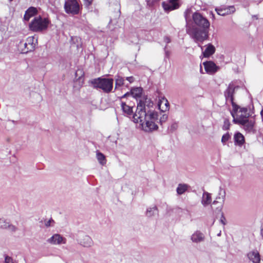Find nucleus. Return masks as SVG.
Segmentation results:
<instances>
[{
    "label": "nucleus",
    "mask_w": 263,
    "mask_h": 263,
    "mask_svg": "<svg viewBox=\"0 0 263 263\" xmlns=\"http://www.w3.org/2000/svg\"><path fill=\"white\" fill-rule=\"evenodd\" d=\"M192 20L195 26H187L186 32L196 43H202L209 37L210 23L205 17L197 12L192 14Z\"/></svg>",
    "instance_id": "f257e3e1"
},
{
    "label": "nucleus",
    "mask_w": 263,
    "mask_h": 263,
    "mask_svg": "<svg viewBox=\"0 0 263 263\" xmlns=\"http://www.w3.org/2000/svg\"><path fill=\"white\" fill-rule=\"evenodd\" d=\"M158 118L157 112L152 110L146 112L143 102L140 101L133 115V121L135 123H139L143 130L149 133L158 129V126L156 123Z\"/></svg>",
    "instance_id": "f03ea898"
},
{
    "label": "nucleus",
    "mask_w": 263,
    "mask_h": 263,
    "mask_svg": "<svg viewBox=\"0 0 263 263\" xmlns=\"http://www.w3.org/2000/svg\"><path fill=\"white\" fill-rule=\"evenodd\" d=\"M234 90L235 89L233 86L229 85L225 92V97L227 101L231 102L232 104V107L230 112L233 117V122L238 124L240 123H243L247 119L249 118L250 114L247 108L241 107L234 102L233 93Z\"/></svg>",
    "instance_id": "7ed1b4c3"
},
{
    "label": "nucleus",
    "mask_w": 263,
    "mask_h": 263,
    "mask_svg": "<svg viewBox=\"0 0 263 263\" xmlns=\"http://www.w3.org/2000/svg\"><path fill=\"white\" fill-rule=\"evenodd\" d=\"M48 18L41 16L35 17L29 25L30 30L33 32H41L47 29L49 24Z\"/></svg>",
    "instance_id": "20e7f679"
},
{
    "label": "nucleus",
    "mask_w": 263,
    "mask_h": 263,
    "mask_svg": "<svg viewBox=\"0 0 263 263\" xmlns=\"http://www.w3.org/2000/svg\"><path fill=\"white\" fill-rule=\"evenodd\" d=\"M95 87L101 89L104 92L109 93L113 88L114 80L112 79L98 78L92 82Z\"/></svg>",
    "instance_id": "39448f33"
},
{
    "label": "nucleus",
    "mask_w": 263,
    "mask_h": 263,
    "mask_svg": "<svg viewBox=\"0 0 263 263\" xmlns=\"http://www.w3.org/2000/svg\"><path fill=\"white\" fill-rule=\"evenodd\" d=\"M64 9L66 13L71 15L78 14L80 11V6L78 0H66Z\"/></svg>",
    "instance_id": "423d86ee"
},
{
    "label": "nucleus",
    "mask_w": 263,
    "mask_h": 263,
    "mask_svg": "<svg viewBox=\"0 0 263 263\" xmlns=\"http://www.w3.org/2000/svg\"><path fill=\"white\" fill-rule=\"evenodd\" d=\"M162 6L165 12H170L179 8L178 0H167L163 2Z\"/></svg>",
    "instance_id": "0eeeda50"
},
{
    "label": "nucleus",
    "mask_w": 263,
    "mask_h": 263,
    "mask_svg": "<svg viewBox=\"0 0 263 263\" xmlns=\"http://www.w3.org/2000/svg\"><path fill=\"white\" fill-rule=\"evenodd\" d=\"M47 241L53 245H61L66 243V239L59 234H55L48 238Z\"/></svg>",
    "instance_id": "6e6552de"
},
{
    "label": "nucleus",
    "mask_w": 263,
    "mask_h": 263,
    "mask_svg": "<svg viewBox=\"0 0 263 263\" xmlns=\"http://www.w3.org/2000/svg\"><path fill=\"white\" fill-rule=\"evenodd\" d=\"M215 10L218 14L221 16H224L233 13L235 11V8L234 6H231L217 8L215 9Z\"/></svg>",
    "instance_id": "1a4fd4ad"
},
{
    "label": "nucleus",
    "mask_w": 263,
    "mask_h": 263,
    "mask_svg": "<svg viewBox=\"0 0 263 263\" xmlns=\"http://www.w3.org/2000/svg\"><path fill=\"white\" fill-rule=\"evenodd\" d=\"M203 65L206 72L210 74L215 73L219 69L218 67L212 61L205 62Z\"/></svg>",
    "instance_id": "9d476101"
},
{
    "label": "nucleus",
    "mask_w": 263,
    "mask_h": 263,
    "mask_svg": "<svg viewBox=\"0 0 263 263\" xmlns=\"http://www.w3.org/2000/svg\"><path fill=\"white\" fill-rule=\"evenodd\" d=\"M248 258L253 263H260V256L257 250H253L247 254Z\"/></svg>",
    "instance_id": "9b49d317"
},
{
    "label": "nucleus",
    "mask_w": 263,
    "mask_h": 263,
    "mask_svg": "<svg viewBox=\"0 0 263 263\" xmlns=\"http://www.w3.org/2000/svg\"><path fill=\"white\" fill-rule=\"evenodd\" d=\"M191 239L193 242L199 243L204 241V235L201 232L196 231L191 235Z\"/></svg>",
    "instance_id": "f8f14e48"
},
{
    "label": "nucleus",
    "mask_w": 263,
    "mask_h": 263,
    "mask_svg": "<svg viewBox=\"0 0 263 263\" xmlns=\"http://www.w3.org/2000/svg\"><path fill=\"white\" fill-rule=\"evenodd\" d=\"M247 119L243 123H240L239 124L242 126L243 129L248 132H252L253 130L255 122L253 120Z\"/></svg>",
    "instance_id": "ddd939ff"
},
{
    "label": "nucleus",
    "mask_w": 263,
    "mask_h": 263,
    "mask_svg": "<svg viewBox=\"0 0 263 263\" xmlns=\"http://www.w3.org/2000/svg\"><path fill=\"white\" fill-rule=\"evenodd\" d=\"M234 140L235 144L239 146H241L245 142L244 136L239 132H237L234 134Z\"/></svg>",
    "instance_id": "4468645a"
},
{
    "label": "nucleus",
    "mask_w": 263,
    "mask_h": 263,
    "mask_svg": "<svg viewBox=\"0 0 263 263\" xmlns=\"http://www.w3.org/2000/svg\"><path fill=\"white\" fill-rule=\"evenodd\" d=\"M0 228L7 229L10 231H15L16 229L14 226L10 224L9 222L3 218H0Z\"/></svg>",
    "instance_id": "2eb2a0df"
},
{
    "label": "nucleus",
    "mask_w": 263,
    "mask_h": 263,
    "mask_svg": "<svg viewBox=\"0 0 263 263\" xmlns=\"http://www.w3.org/2000/svg\"><path fill=\"white\" fill-rule=\"evenodd\" d=\"M158 106L159 109L162 112H165L169 109L168 102L167 99L164 98H162L159 100Z\"/></svg>",
    "instance_id": "dca6fc26"
},
{
    "label": "nucleus",
    "mask_w": 263,
    "mask_h": 263,
    "mask_svg": "<svg viewBox=\"0 0 263 263\" xmlns=\"http://www.w3.org/2000/svg\"><path fill=\"white\" fill-rule=\"evenodd\" d=\"M212 202L211 194L206 192H204L202 194L201 203L204 206H206L209 205Z\"/></svg>",
    "instance_id": "f3484780"
},
{
    "label": "nucleus",
    "mask_w": 263,
    "mask_h": 263,
    "mask_svg": "<svg viewBox=\"0 0 263 263\" xmlns=\"http://www.w3.org/2000/svg\"><path fill=\"white\" fill-rule=\"evenodd\" d=\"M37 12V9L35 7H30L28 8L25 12L24 15V20L26 21H29L30 18L34 15H35Z\"/></svg>",
    "instance_id": "a211bd4d"
},
{
    "label": "nucleus",
    "mask_w": 263,
    "mask_h": 263,
    "mask_svg": "<svg viewBox=\"0 0 263 263\" xmlns=\"http://www.w3.org/2000/svg\"><path fill=\"white\" fill-rule=\"evenodd\" d=\"M215 51V48L212 44H208L205 50L203 52V54L204 57H209L212 55Z\"/></svg>",
    "instance_id": "6ab92c4d"
},
{
    "label": "nucleus",
    "mask_w": 263,
    "mask_h": 263,
    "mask_svg": "<svg viewBox=\"0 0 263 263\" xmlns=\"http://www.w3.org/2000/svg\"><path fill=\"white\" fill-rule=\"evenodd\" d=\"M81 244L85 247H91L93 245V241L91 237L86 235L81 240Z\"/></svg>",
    "instance_id": "aec40b11"
},
{
    "label": "nucleus",
    "mask_w": 263,
    "mask_h": 263,
    "mask_svg": "<svg viewBox=\"0 0 263 263\" xmlns=\"http://www.w3.org/2000/svg\"><path fill=\"white\" fill-rule=\"evenodd\" d=\"M121 107L123 111L127 115H132L133 113L132 107L126 104L125 102L121 101Z\"/></svg>",
    "instance_id": "412c9836"
},
{
    "label": "nucleus",
    "mask_w": 263,
    "mask_h": 263,
    "mask_svg": "<svg viewBox=\"0 0 263 263\" xmlns=\"http://www.w3.org/2000/svg\"><path fill=\"white\" fill-rule=\"evenodd\" d=\"M142 89L140 87L134 88L131 90L130 94L135 98L138 99L141 97Z\"/></svg>",
    "instance_id": "4be33fe9"
},
{
    "label": "nucleus",
    "mask_w": 263,
    "mask_h": 263,
    "mask_svg": "<svg viewBox=\"0 0 263 263\" xmlns=\"http://www.w3.org/2000/svg\"><path fill=\"white\" fill-rule=\"evenodd\" d=\"M35 38L33 36H29L27 39V42L29 46V47L27 48V50H24V52H27L29 51H31L33 50L35 46V44L34 43Z\"/></svg>",
    "instance_id": "5701e85b"
},
{
    "label": "nucleus",
    "mask_w": 263,
    "mask_h": 263,
    "mask_svg": "<svg viewBox=\"0 0 263 263\" xmlns=\"http://www.w3.org/2000/svg\"><path fill=\"white\" fill-rule=\"evenodd\" d=\"M193 13H193L192 9L191 8L186 9V10L184 12V16L186 21V28H187V26H190L189 22L190 21V17L191 15L192 16V14Z\"/></svg>",
    "instance_id": "b1692460"
},
{
    "label": "nucleus",
    "mask_w": 263,
    "mask_h": 263,
    "mask_svg": "<svg viewBox=\"0 0 263 263\" xmlns=\"http://www.w3.org/2000/svg\"><path fill=\"white\" fill-rule=\"evenodd\" d=\"M189 186L186 184H179L177 188V192L179 195L185 193L188 189Z\"/></svg>",
    "instance_id": "393cba45"
},
{
    "label": "nucleus",
    "mask_w": 263,
    "mask_h": 263,
    "mask_svg": "<svg viewBox=\"0 0 263 263\" xmlns=\"http://www.w3.org/2000/svg\"><path fill=\"white\" fill-rule=\"evenodd\" d=\"M97 158L99 162V163L102 165H104L106 163V160L105 158V156L100 152H97Z\"/></svg>",
    "instance_id": "a878e982"
},
{
    "label": "nucleus",
    "mask_w": 263,
    "mask_h": 263,
    "mask_svg": "<svg viewBox=\"0 0 263 263\" xmlns=\"http://www.w3.org/2000/svg\"><path fill=\"white\" fill-rule=\"evenodd\" d=\"M226 197V191L223 189L220 188L219 190L218 195L216 199L221 200L222 202H224Z\"/></svg>",
    "instance_id": "bb28decb"
},
{
    "label": "nucleus",
    "mask_w": 263,
    "mask_h": 263,
    "mask_svg": "<svg viewBox=\"0 0 263 263\" xmlns=\"http://www.w3.org/2000/svg\"><path fill=\"white\" fill-rule=\"evenodd\" d=\"M115 81V89H117L118 87H120L124 84V79L120 76L116 77Z\"/></svg>",
    "instance_id": "cd10ccee"
},
{
    "label": "nucleus",
    "mask_w": 263,
    "mask_h": 263,
    "mask_svg": "<svg viewBox=\"0 0 263 263\" xmlns=\"http://www.w3.org/2000/svg\"><path fill=\"white\" fill-rule=\"evenodd\" d=\"M157 208L156 206L147 209L146 215L148 217H151L157 213Z\"/></svg>",
    "instance_id": "c85d7f7f"
},
{
    "label": "nucleus",
    "mask_w": 263,
    "mask_h": 263,
    "mask_svg": "<svg viewBox=\"0 0 263 263\" xmlns=\"http://www.w3.org/2000/svg\"><path fill=\"white\" fill-rule=\"evenodd\" d=\"M231 136L229 133H227L224 134L221 138V142L223 145H225L226 142L230 139Z\"/></svg>",
    "instance_id": "c756f323"
},
{
    "label": "nucleus",
    "mask_w": 263,
    "mask_h": 263,
    "mask_svg": "<svg viewBox=\"0 0 263 263\" xmlns=\"http://www.w3.org/2000/svg\"><path fill=\"white\" fill-rule=\"evenodd\" d=\"M230 126V122L229 120H225L223 125V129L225 130L229 129Z\"/></svg>",
    "instance_id": "7c9ffc66"
},
{
    "label": "nucleus",
    "mask_w": 263,
    "mask_h": 263,
    "mask_svg": "<svg viewBox=\"0 0 263 263\" xmlns=\"http://www.w3.org/2000/svg\"><path fill=\"white\" fill-rule=\"evenodd\" d=\"M158 1H159V0H146V3L149 7H152Z\"/></svg>",
    "instance_id": "2f4dec72"
},
{
    "label": "nucleus",
    "mask_w": 263,
    "mask_h": 263,
    "mask_svg": "<svg viewBox=\"0 0 263 263\" xmlns=\"http://www.w3.org/2000/svg\"><path fill=\"white\" fill-rule=\"evenodd\" d=\"M167 119V116L166 114H163L162 116L160 117V122L161 123H162L166 121Z\"/></svg>",
    "instance_id": "473e14b6"
},
{
    "label": "nucleus",
    "mask_w": 263,
    "mask_h": 263,
    "mask_svg": "<svg viewBox=\"0 0 263 263\" xmlns=\"http://www.w3.org/2000/svg\"><path fill=\"white\" fill-rule=\"evenodd\" d=\"M93 0H83L84 5L88 7L91 5Z\"/></svg>",
    "instance_id": "72a5a7b5"
},
{
    "label": "nucleus",
    "mask_w": 263,
    "mask_h": 263,
    "mask_svg": "<svg viewBox=\"0 0 263 263\" xmlns=\"http://www.w3.org/2000/svg\"><path fill=\"white\" fill-rule=\"evenodd\" d=\"M177 128H178V124H177V123H173V124L171 125V127H170V129H171L172 131H174V130H175Z\"/></svg>",
    "instance_id": "f704fd0d"
},
{
    "label": "nucleus",
    "mask_w": 263,
    "mask_h": 263,
    "mask_svg": "<svg viewBox=\"0 0 263 263\" xmlns=\"http://www.w3.org/2000/svg\"><path fill=\"white\" fill-rule=\"evenodd\" d=\"M5 263H14L13 259L9 256H6L5 257Z\"/></svg>",
    "instance_id": "c9c22d12"
},
{
    "label": "nucleus",
    "mask_w": 263,
    "mask_h": 263,
    "mask_svg": "<svg viewBox=\"0 0 263 263\" xmlns=\"http://www.w3.org/2000/svg\"><path fill=\"white\" fill-rule=\"evenodd\" d=\"M171 39L168 37V36H165L164 37V42L166 43V44H168L171 42Z\"/></svg>",
    "instance_id": "e433bc0d"
},
{
    "label": "nucleus",
    "mask_w": 263,
    "mask_h": 263,
    "mask_svg": "<svg viewBox=\"0 0 263 263\" xmlns=\"http://www.w3.org/2000/svg\"><path fill=\"white\" fill-rule=\"evenodd\" d=\"M126 80L129 81L130 83H132L134 81V78L133 77H129L126 78Z\"/></svg>",
    "instance_id": "4c0bfd02"
},
{
    "label": "nucleus",
    "mask_w": 263,
    "mask_h": 263,
    "mask_svg": "<svg viewBox=\"0 0 263 263\" xmlns=\"http://www.w3.org/2000/svg\"><path fill=\"white\" fill-rule=\"evenodd\" d=\"M224 220H225V219H224V218H222V219H221V220H220V221H221V222L223 224V225L226 224V223H225V222H224Z\"/></svg>",
    "instance_id": "58836bf2"
},
{
    "label": "nucleus",
    "mask_w": 263,
    "mask_h": 263,
    "mask_svg": "<svg viewBox=\"0 0 263 263\" xmlns=\"http://www.w3.org/2000/svg\"><path fill=\"white\" fill-rule=\"evenodd\" d=\"M128 95H129V93L128 92H127V93H125L124 96H123L121 97V99H123L124 98H125V97H126L127 96H128Z\"/></svg>",
    "instance_id": "ea45409f"
},
{
    "label": "nucleus",
    "mask_w": 263,
    "mask_h": 263,
    "mask_svg": "<svg viewBox=\"0 0 263 263\" xmlns=\"http://www.w3.org/2000/svg\"><path fill=\"white\" fill-rule=\"evenodd\" d=\"M261 235L262 237H263V224H262L261 227Z\"/></svg>",
    "instance_id": "a19ab883"
},
{
    "label": "nucleus",
    "mask_w": 263,
    "mask_h": 263,
    "mask_svg": "<svg viewBox=\"0 0 263 263\" xmlns=\"http://www.w3.org/2000/svg\"><path fill=\"white\" fill-rule=\"evenodd\" d=\"M28 46H29V45H28V44L27 42H26V43H25L24 44V46H25V47L26 48H27L28 47ZM26 50H27V49H26Z\"/></svg>",
    "instance_id": "79ce46f5"
},
{
    "label": "nucleus",
    "mask_w": 263,
    "mask_h": 263,
    "mask_svg": "<svg viewBox=\"0 0 263 263\" xmlns=\"http://www.w3.org/2000/svg\"><path fill=\"white\" fill-rule=\"evenodd\" d=\"M50 221H48V222H47V223H46V226H50Z\"/></svg>",
    "instance_id": "37998d69"
},
{
    "label": "nucleus",
    "mask_w": 263,
    "mask_h": 263,
    "mask_svg": "<svg viewBox=\"0 0 263 263\" xmlns=\"http://www.w3.org/2000/svg\"><path fill=\"white\" fill-rule=\"evenodd\" d=\"M216 202H217V201H214L213 202V203H214V204H215Z\"/></svg>",
    "instance_id": "c03bdc74"
},
{
    "label": "nucleus",
    "mask_w": 263,
    "mask_h": 263,
    "mask_svg": "<svg viewBox=\"0 0 263 263\" xmlns=\"http://www.w3.org/2000/svg\"><path fill=\"white\" fill-rule=\"evenodd\" d=\"M211 14H212L213 17H214V15H213V12H211Z\"/></svg>",
    "instance_id": "a18cd8bd"
},
{
    "label": "nucleus",
    "mask_w": 263,
    "mask_h": 263,
    "mask_svg": "<svg viewBox=\"0 0 263 263\" xmlns=\"http://www.w3.org/2000/svg\"><path fill=\"white\" fill-rule=\"evenodd\" d=\"M9 1L11 2V1H12L13 0H9Z\"/></svg>",
    "instance_id": "49530a36"
}]
</instances>
